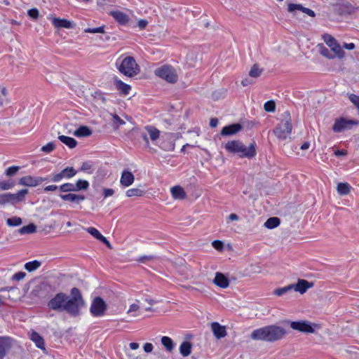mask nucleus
I'll return each mask as SVG.
<instances>
[{
    "label": "nucleus",
    "mask_w": 359,
    "mask_h": 359,
    "mask_svg": "<svg viewBox=\"0 0 359 359\" xmlns=\"http://www.w3.org/2000/svg\"><path fill=\"white\" fill-rule=\"evenodd\" d=\"M36 226L34 224H29L27 226H24L18 230L19 233L21 235L26 234V233H32L36 232Z\"/></svg>",
    "instance_id": "obj_34"
},
{
    "label": "nucleus",
    "mask_w": 359,
    "mask_h": 359,
    "mask_svg": "<svg viewBox=\"0 0 359 359\" xmlns=\"http://www.w3.org/2000/svg\"><path fill=\"white\" fill-rule=\"evenodd\" d=\"M351 189V185L347 182H339L337 186V193L341 196L348 195Z\"/></svg>",
    "instance_id": "obj_27"
},
{
    "label": "nucleus",
    "mask_w": 359,
    "mask_h": 359,
    "mask_svg": "<svg viewBox=\"0 0 359 359\" xmlns=\"http://www.w3.org/2000/svg\"><path fill=\"white\" fill-rule=\"evenodd\" d=\"M0 91L4 97L0 99V104L2 105L6 100V89L4 87H0Z\"/></svg>",
    "instance_id": "obj_58"
},
{
    "label": "nucleus",
    "mask_w": 359,
    "mask_h": 359,
    "mask_svg": "<svg viewBox=\"0 0 359 359\" xmlns=\"http://www.w3.org/2000/svg\"><path fill=\"white\" fill-rule=\"evenodd\" d=\"M91 134H92V130L88 126H80L74 133V135L79 137H88Z\"/></svg>",
    "instance_id": "obj_30"
},
{
    "label": "nucleus",
    "mask_w": 359,
    "mask_h": 359,
    "mask_svg": "<svg viewBox=\"0 0 359 359\" xmlns=\"http://www.w3.org/2000/svg\"><path fill=\"white\" fill-rule=\"evenodd\" d=\"M242 128L243 127L240 123L229 125L222 129L221 135L223 136L233 135L240 132Z\"/></svg>",
    "instance_id": "obj_17"
},
{
    "label": "nucleus",
    "mask_w": 359,
    "mask_h": 359,
    "mask_svg": "<svg viewBox=\"0 0 359 359\" xmlns=\"http://www.w3.org/2000/svg\"><path fill=\"white\" fill-rule=\"evenodd\" d=\"M153 345L151 343H146L144 344V346H143V348H144V351L146 352V353H151L153 350Z\"/></svg>",
    "instance_id": "obj_59"
},
{
    "label": "nucleus",
    "mask_w": 359,
    "mask_h": 359,
    "mask_svg": "<svg viewBox=\"0 0 359 359\" xmlns=\"http://www.w3.org/2000/svg\"><path fill=\"white\" fill-rule=\"evenodd\" d=\"M292 290L295 292H299L300 294H304L309 288L313 287V283L303 279H299L297 283L291 284Z\"/></svg>",
    "instance_id": "obj_16"
},
{
    "label": "nucleus",
    "mask_w": 359,
    "mask_h": 359,
    "mask_svg": "<svg viewBox=\"0 0 359 359\" xmlns=\"http://www.w3.org/2000/svg\"><path fill=\"white\" fill-rule=\"evenodd\" d=\"M114 85L117 90L122 95H127L131 90V86L125 83L117 77L114 78Z\"/></svg>",
    "instance_id": "obj_20"
},
{
    "label": "nucleus",
    "mask_w": 359,
    "mask_h": 359,
    "mask_svg": "<svg viewBox=\"0 0 359 359\" xmlns=\"http://www.w3.org/2000/svg\"><path fill=\"white\" fill-rule=\"evenodd\" d=\"M91 169V165L89 163L85 162L81 167V170L86 171Z\"/></svg>",
    "instance_id": "obj_64"
},
{
    "label": "nucleus",
    "mask_w": 359,
    "mask_h": 359,
    "mask_svg": "<svg viewBox=\"0 0 359 359\" xmlns=\"http://www.w3.org/2000/svg\"><path fill=\"white\" fill-rule=\"evenodd\" d=\"M77 172L73 167H67L60 172L54 174L51 180L54 182H59L62 179H71L76 175Z\"/></svg>",
    "instance_id": "obj_11"
},
{
    "label": "nucleus",
    "mask_w": 359,
    "mask_h": 359,
    "mask_svg": "<svg viewBox=\"0 0 359 359\" xmlns=\"http://www.w3.org/2000/svg\"><path fill=\"white\" fill-rule=\"evenodd\" d=\"M139 310H140L139 304H136V303H134V304H132L130 306V307H129V309H128V310L127 311V313L128 314H130L131 313L132 316L136 317V316H138L137 312L139 311Z\"/></svg>",
    "instance_id": "obj_42"
},
{
    "label": "nucleus",
    "mask_w": 359,
    "mask_h": 359,
    "mask_svg": "<svg viewBox=\"0 0 359 359\" xmlns=\"http://www.w3.org/2000/svg\"><path fill=\"white\" fill-rule=\"evenodd\" d=\"M55 148V145L53 142H50L46 144V145L43 146L41 149V151L45 152V153H50L53 151Z\"/></svg>",
    "instance_id": "obj_47"
},
{
    "label": "nucleus",
    "mask_w": 359,
    "mask_h": 359,
    "mask_svg": "<svg viewBox=\"0 0 359 359\" xmlns=\"http://www.w3.org/2000/svg\"><path fill=\"white\" fill-rule=\"evenodd\" d=\"M137 25L141 29H143L147 25V21L145 20H140L138 21Z\"/></svg>",
    "instance_id": "obj_63"
},
{
    "label": "nucleus",
    "mask_w": 359,
    "mask_h": 359,
    "mask_svg": "<svg viewBox=\"0 0 359 359\" xmlns=\"http://www.w3.org/2000/svg\"><path fill=\"white\" fill-rule=\"evenodd\" d=\"M144 129L147 131L149 138L152 142H155L159 138L161 132L156 127L147 126L144 127Z\"/></svg>",
    "instance_id": "obj_26"
},
{
    "label": "nucleus",
    "mask_w": 359,
    "mask_h": 359,
    "mask_svg": "<svg viewBox=\"0 0 359 359\" xmlns=\"http://www.w3.org/2000/svg\"><path fill=\"white\" fill-rule=\"evenodd\" d=\"M170 192L172 196L175 199H184L186 197V193L182 187L180 186H175L171 188Z\"/></svg>",
    "instance_id": "obj_25"
},
{
    "label": "nucleus",
    "mask_w": 359,
    "mask_h": 359,
    "mask_svg": "<svg viewBox=\"0 0 359 359\" xmlns=\"http://www.w3.org/2000/svg\"><path fill=\"white\" fill-rule=\"evenodd\" d=\"M285 334L286 331L284 328L273 325L253 330L250 337L253 340L272 342L283 339Z\"/></svg>",
    "instance_id": "obj_2"
},
{
    "label": "nucleus",
    "mask_w": 359,
    "mask_h": 359,
    "mask_svg": "<svg viewBox=\"0 0 359 359\" xmlns=\"http://www.w3.org/2000/svg\"><path fill=\"white\" fill-rule=\"evenodd\" d=\"M14 187V183L13 182H6L3 181L0 182V189L1 190H8Z\"/></svg>",
    "instance_id": "obj_49"
},
{
    "label": "nucleus",
    "mask_w": 359,
    "mask_h": 359,
    "mask_svg": "<svg viewBox=\"0 0 359 359\" xmlns=\"http://www.w3.org/2000/svg\"><path fill=\"white\" fill-rule=\"evenodd\" d=\"M359 121L357 120H347L344 118L336 119L332 126V130L335 133H340L346 130H350L353 126H358Z\"/></svg>",
    "instance_id": "obj_9"
},
{
    "label": "nucleus",
    "mask_w": 359,
    "mask_h": 359,
    "mask_svg": "<svg viewBox=\"0 0 359 359\" xmlns=\"http://www.w3.org/2000/svg\"><path fill=\"white\" fill-rule=\"evenodd\" d=\"M25 276L26 273L23 271H19L13 275V276L11 277V280L14 281H20L23 280Z\"/></svg>",
    "instance_id": "obj_50"
},
{
    "label": "nucleus",
    "mask_w": 359,
    "mask_h": 359,
    "mask_svg": "<svg viewBox=\"0 0 359 359\" xmlns=\"http://www.w3.org/2000/svg\"><path fill=\"white\" fill-rule=\"evenodd\" d=\"M323 39L326 44L331 48L333 53L337 57L342 58L344 57V51L334 37L331 35L325 34Z\"/></svg>",
    "instance_id": "obj_10"
},
{
    "label": "nucleus",
    "mask_w": 359,
    "mask_h": 359,
    "mask_svg": "<svg viewBox=\"0 0 359 359\" xmlns=\"http://www.w3.org/2000/svg\"><path fill=\"white\" fill-rule=\"evenodd\" d=\"M8 193L0 194V205L11 203Z\"/></svg>",
    "instance_id": "obj_52"
},
{
    "label": "nucleus",
    "mask_w": 359,
    "mask_h": 359,
    "mask_svg": "<svg viewBox=\"0 0 359 359\" xmlns=\"http://www.w3.org/2000/svg\"><path fill=\"white\" fill-rule=\"evenodd\" d=\"M161 148L165 151H173L175 149V144L171 143L169 144H163L161 146Z\"/></svg>",
    "instance_id": "obj_57"
},
{
    "label": "nucleus",
    "mask_w": 359,
    "mask_h": 359,
    "mask_svg": "<svg viewBox=\"0 0 359 359\" xmlns=\"http://www.w3.org/2000/svg\"><path fill=\"white\" fill-rule=\"evenodd\" d=\"M154 259V256L149 255V256H143L138 259V261L142 263H144L147 260H151Z\"/></svg>",
    "instance_id": "obj_62"
},
{
    "label": "nucleus",
    "mask_w": 359,
    "mask_h": 359,
    "mask_svg": "<svg viewBox=\"0 0 359 359\" xmlns=\"http://www.w3.org/2000/svg\"><path fill=\"white\" fill-rule=\"evenodd\" d=\"M19 170V166H11L6 170L5 174L8 177L13 176L15 175Z\"/></svg>",
    "instance_id": "obj_48"
},
{
    "label": "nucleus",
    "mask_w": 359,
    "mask_h": 359,
    "mask_svg": "<svg viewBox=\"0 0 359 359\" xmlns=\"http://www.w3.org/2000/svg\"><path fill=\"white\" fill-rule=\"evenodd\" d=\"M27 14L28 15L34 19V20H36L38 19L39 16V12L38 11V9L36 8H32V9H29L28 11H27Z\"/></svg>",
    "instance_id": "obj_51"
},
{
    "label": "nucleus",
    "mask_w": 359,
    "mask_h": 359,
    "mask_svg": "<svg viewBox=\"0 0 359 359\" xmlns=\"http://www.w3.org/2000/svg\"><path fill=\"white\" fill-rule=\"evenodd\" d=\"M134 181L135 176L130 171L125 170L122 172L120 178V184L123 187L126 188L130 187L133 184Z\"/></svg>",
    "instance_id": "obj_15"
},
{
    "label": "nucleus",
    "mask_w": 359,
    "mask_h": 359,
    "mask_svg": "<svg viewBox=\"0 0 359 359\" xmlns=\"http://www.w3.org/2000/svg\"><path fill=\"white\" fill-rule=\"evenodd\" d=\"M83 304L84 301L80 290L74 287L71 290L70 296L64 292H59L49 300L47 306L50 310L66 311L72 316H76L79 315L80 309Z\"/></svg>",
    "instance_id": "obj_1"
},
{
    "label": "nucleus",
    "mask_w": 359,
    "mask_h": 359,
    "mask_svg": "<svg viewBox=\"0 0 359 359\" xmlns=\"http://www.w3.org/2000/svg\"><path fill=\"white\" fill-rule=\"evenodd\" d=\"M60 197L64 201H69L72 203H75L76 204H79L86 199V197L83 195L72 193L62 194L60 196Z\"/></svg>",
    "instance_id": "obj_18"
},
{
    "label": "nucleus",
    "mask_w": 359,
    "mask_h": 359,
    "mask_svg": "<svg viewBox=\"0 0 359 359\" xmlns=\"http://www.w3.org/2000/svg\"><path fill=\"white\" fill-rule=\"evenodd\" d=\"M107 305L102 298L96 297L91 302L90 312L93 317H102L105 314Z\"/></svg>",
    "instance_id": "obj_7"
},
{
    "label": "nucleus",
    "mask_w": 359,
    "mask_h": 359,
    "mask_svg": "<svg viewBox=\"0 0 359 359\" xmlns=\"http://www.w3.org/2000/svg\"><path fill=\"white\" fill-rule=\"evenodd\" d=\"M46 180H47V178L27 175L19 180V184L26 187H36Z\"/></svg>",
    "instance_id": "obj_12"
},
{
    "label": "nucleus",
    "mask_w": 359,
    "mask_h": 359,
    "mask_svg": "<svg viewBox=\"0 0 359 359\" xmlns=\"http://www.w3.org/2000/svg\"><path fill=\"white\" fill-rule=\"evenodd\" d=\"M84 32L86 33H91V34H96V33H104V26H101L99 27H95V28H86L84 29Z\"/></svg>",
    "instance_id": "obj_45"
},
{
    "label": "nucleus",
    "mask_w": 359,
    "mask_h": 359,
    "mask_svg": "<svg viewBox=\"0 0 359 359\" xmlns=\"http://www.w3.org/2000/svg\"><path fill=\"white\" fill-rule=\"evenodd\" d=\"M30 339L35 343L36 347L41 349L45 348L43 339L37 332H32Z\"/></svg>",
    "instance_id": "obj_29"
},
{
    "label": "nucleus",
    "mask_w": 359,
    "mask_h": 359,
    "mask_svg": "<svg viewBox=\"0 0 359 359\" xmlns=\"http://www.w3.org/2000/svg\"><path fill=\"white\" fill-rule=\"evenodd\" d=\"M114 194L113 189L106 188L103 189V196L104 198L111 196Z\"/></svg>",
    "instance_id": "obj_56"
},
{
    "label": "nucleus",
    "mask_w": 359,
    "mask_h": 359,
    "mask_svg": "<svg viewBox=\"0 0 359 359\" xmlns=\"http://www.w3.org/2000/svg\"><path fill=\"white\" fill-rule=\"evenodd\" d=\"M115 65L118 70L128 77H133L140 72V66L132 56L122 55L116 60Z\"/></svg>",
    "instance_id": "obj_3"
},
{
    "label": "nucleus",
    "mask_w": 359,
    "mask_h": 359,
    "mask_svg": "<svg viewBox=\"0 0 359 359\" xmlns=\"http://www.w3.org/2000/svg\"><path fill=\"white\" fill-rule=\"evenodd\" d=\"M155 75L170 83H175L178 80L175 69L170 65H163L154 71Z\"/></svg>",
    "instance_id": "obj_5"
},
{
    "label": "nucleus",
    "mask_w": 359,
    "mask_h": 359,
    "mask_svg": "<svg viewBox=\"0 0 359 359\" xmlns=\"http://www.w3.org/2000/svg\"><path fill=\"white\" fill-rule=\"evenodd\" d=\"M254 83V81L251 79H249V78H245L243 79L242 81H241V84L243 86H247L248 85H251Z\"/></svg>",
    "instance_id": "obj_61"
},
{
    "label": "nucleus",
    "mask_w": 359,
    "mask_h": 359,
    "mask_svg": "<svg viewBox=\"0 0 359 359\" xmlns=\"http://www.w3.org/2000/svg\"><path fill=\"white\" fill-rule=\"evenodd\" d=\"M52 23L57 28L69 29L72 27V22L66 19L53 18L52 19Z\"/></svg>",
    "instance_id": "obj_24"
},
{
    "label": "nucleus",
    "mask_w": 359,
    "mask_h": 359,
    "mask_svg": "<svg viewBox=\"0 0 359 359\" xmlns=\"http://www.w3.org/2000/svg\"><path fill=\"white\" fill-rule=\"evenodd\" d=\"M287 11L293 15H297V11H301L310 17L314 18L316 16V13L313 10L305 8L300 4H289L287 6Z\"/></svg>",
    "instance_id": "obj_13"
},
{
    "label": "nucleus",
    "mask_w": 359,
    "mask_h": 359,
    "mask_svg": "<svg viewBox=\"0 0 359 359\" xmlns=\"http://www.w3.org/2000/svg\"><path fill=\"white\" fill-rule=\"evenodd\" d=\"M291 290H292V287L291 286V285H289L285 287L276 289L273 292V294L276 296H282L283 294Z\"/></svg>",
    "instance_id": "obj_40"
},
{
    "label": "nucleus",
    "mask_w": 359,
    "mask_h": 359,
    "mask_svg": "<svg viewBox=\"0 0 359 359\" xmlns=\"http://www.w3.org/2000/svg\"><path fill=\"white\" fill-rule=\"evenodd\" d=\"M12 347V339L8 337H0V359H4Z\"/></svg>",
    "instance_id": "obj_14"
},
{
    "label": "nucleus",
    "mask_w": 359,
    "mask_h": 359,
    "mask_svg": "<svg viewBox=\"0 0 359 359\" xmlns=\"http://www.w3.org/2000/svg\"><path fill=\"white\" fill-rule=\"evenodd\" d=\"M41 266V262L37 261V260H34V261H32V262H27L25 264V269L31 272V271H33L36 269H37L38 268H39Z\"/></svg>",
    "instance_id": "obj_38"
},
{
    "label": "nucleus",
    "mask_w": 359,
    "mask_h": 359,
    "mask_svg": "<svg viewBox=\"0 0 359 359\" xmlns=\"http://www.w3.org/2000/svg\"><path fill=\"white\" fill-rule=\"evenodd\" d=\"M212 245L215 249L219 250V251L222 250L223 247H224L223 243L218 240L214 241L212 243Z\"/></svg>",
    "instance_id": "obj_53"
},
{
    "label": "nucleus",
    "mask_w": 359,
    "mask_h": 359,
    "mask_svg": "<svg viewBox=\"0 0 359 359\" xmlns=\"http://www.w3.org/2000/svg\"><path fill=\"white\" fill-rule=\"evenodd\" d=\"M111 15L120 25H126L129 21V17L125 13L120 11H114L110 12Z\"/></svg>",
    "instance_id": "obj_22"
},
{
    "label": "nucleus",
    "mask_w": 359,
    "mask_h": 359,
    "mask_svg": "<svg viewBox=\"0 0 359 359\" xmlns=\"http://www.w3.org/2000/svg\"><path fill=\"white\" fill-rule=\"evenodd\" d=\"M89 182L87 180H79L76 181L74 187L76 191H79L81 190H87L89 187Z\"/></svg>",
    "instance_id": "obj_36"
},
{
    "label": "nucleus",
    "mask_w": 359,
    "mask_h": 359,
    "mask_svg": "<svg viewBox=\"0 0 359 359\" xmlns=\"http://www.w3.org/2000/svg\"><path fill=\"white\" fill-rule=\"evenodd\" d=\"M264 109L267 112H273L276 109V104L273 100L267 101L264 104Z\"/></svg>",
    "instance_id": "obj_44"
},
{
    "label": "nucleus",
    "mask_w": 359,
    "mask_h": 359,
    "mask_svg": "<svg viewBox=\"0 0 359 359\" xmlns=\"http://www.w3.org/2000/svg\"><path fill=\"white\" fill-rule=\"evenodd\" d=\"M262 72H263V69L259 68L257 64H255L251 67V69L249 72V76H250L251 78L256 79V78L260 76Z\"/></svg>",
    "instance_id": "obj_37"
},
{
    "label": "nucleus",
    "mask_w": 359,
    "mask_h": 359,
    "mask_svg": "<svg viewBox=\"0 0 359 359\" xmlns=\"http://www.w3.org/2000/svg\"><path fill=\"white\" fill-rule=\"evenodd\" d=\"M62 192H75V187L72 183H65L59 187Z\"/></svg>",
    "instance_id": "obj_39"
},
{
    "label": "nucleus",
    "mask_w": 359,
    "mask_h": 359,
    "mask_svg": "<svg viewBox=\"0 0 359 359\" xmlns=\"http://www.w3.org/2000/svg\"><path fill=\"white\" fill-rule=\"evenodd\" d=\"M161 343L168 351L171 352L173 350V348H174L173 341L169 337H166V336L163 337L161 338Z\"/></svg>",
    "instance_id": "obj_33"
},
{
    "label": "nucleus",
    "mask_w": 359,
    "mask_h": 359,
    "mask_svg": "<svg viewBox=\"0 0 359 359\" xmlns=\"http://www.w3.org/2000/svg\"><path fill=\"white\" fill-rule=\"evenodd\" d=\"M214 284L221 288H226L229 285V279L222 273L217 272L213 280Z\"/></svg>",
    "instance_id": "obj_21"
},
{
    "label": "nucleus",
    "mask_w": 359,
    "mask_h": 359,
    "mask_svg": "<svg viewBox=\"0 0 359 359\" xmlns=\"http://www.w3.org/2000/svg\"><path fill=\"white\" fill-rule=\"evenodd\" d=\"M211 329L213 334L217 339H221L226 335V330L224 326H222L219 323L214 322L211 324Z\"/></svg>",
    "instance_id": "obj_19"
},
{
    "label": "nucleus",
    "mask_w": 359,
    "mask_h": 359,
    "mask_svg": "<svg viewBox=\"0 0 359 359\" xmlns=\"http://www.w3.org/2000/svg\"><path fill=\"white\" fill-rule=\"evenodd\" d=\"M320 53L327 57V58H330V59H332V58H334L335 57H337L334 53L333 54H330L329 53V50L326 48H323L321 50H320Z\"/></svg>",
    "instance_id": "obj_54"
},
{
    "label": "nucleus",
    "mask_w": 359,
    "mask_h": 359,
    "mask_svg": "<svg viewBox=\"0 0 359 359\" xmlns=\"http://www.w3.org/2000/svg\"><path fill=\"white\" fill-rule=\"evenodd\" d=\"M256 144L251 143L249 147L245 146L238 140L229 141L224 147L229 153L238 154L241 157L252 158L256 155Z\"/></svg>",
    "instance_id": "obj_4"
},
{
    "label": "nucleus",
    "mask_w": 359,
    "mask_h": 359,
    "mask_svg": "<svg viewBox=\"0 0 359 359\" xmlns=\"http://www.w3.org/2000/svg\"><path fill=\"white\" fill-rule=\"evenodd\" d=\"M292 123L290 118L282 121L273 130L275 135L280 140H285L292 133Z\"/></svg>",
    "instance_id": "obj_6"
},
{
    "label": "nucleus",
    "mask_w": 359,
    "mask_h": 359,
    "mask_svg": "<svg viewBox=\"0 0 359 359\" xmlns=\"http://www.w3.org/2000/svg\"><path fill=\"white\" fill-rule=\"evenodd\" d=\"M58 139L65 144H66L67 147H69L70 149L74 148L77 142L75 139L67 137L65 135H59Z\"/></svg>",
    "instance_id": "obj_31"
},
{
    "label": "nucleus",
    "mask_w": 359,
    "mask_h": 359,
    "mask_svg": "<svg viewBox=\"0 0 359 359\" xmlns=\"http://www.w3.org/2000/svg\"><path fill=\"white\" fill-rule=\"evenodd\" d=\"M289 323L292 330L307 334L313 333L315 329L319 327L317 324L311 323L307 320L290 321Z\"/></svg>",
    "instance_id": "obj_8"
},
{
    "label": "nucleus",
    "mask_w": 359,
    "mask_h": 359,
    "mask_svg": "<svg viewBox=\"0 0 359 359\" xmlns=\"http://www.w3.org/2000/svg\"><path fill=\"white\" fill-rule=\"evenodd\" d=\"M6 224L10 226H18L22 224V219L20 217H13L7 219Z\"/></svg>",
    "instance_id": "obj_41"
},
{
    "label": "nucleus",
    "mask_w": 359,
    "mask_h": 359,
    "mask_svg": "<svg viewBox=\"0 0 359 359\" xmlns=\"http://www.w3.org/2000/svg\"><path fill=\"white\" fill-rule=\"evenodd\" d=\"M192 346L189 341H183L180 346V352L183 357L189 356L191 353Z\"/></svg>",
    "instance_id": "obj_28"
},
{
    "label": "nucleus",
    "mask_w": 359,
    "mask_h": 359,
    "mask_svg": "<svg viewBox=\"0 0 359 359\" xmlns=\"http://www.w3.org/2000/svg\"><path fill=\"white\" fill-rule=\"evenodd\" d=\"M28 190L27 189H21L18 191L16 194H9V196H11L10 201L12 203H15L18 202H20L24 201L25 196L27 194Z\"/></svg>",
    "instance_id": "obj_23"
},
{
    "label": "nucleus",
    "mask_w": 359,
    "mask_h": 359,
    "mask_svg": "<svg viewBox=\"0 0 359 359\" xmlns=\"http://www.w3.org/2000/svg\"><path fill=\"white\" fill-rule=\"evenodd\" d=\"M113 120H114V124L116 125V127H119L120 126H122L123 124H125V121H123L118 115L115 114L114 116H113Z\"/></svg>",
    "instance_id": "obj_55"
},
{
    "label": "nucleus",
    "mask_w": 359,
    "mask_h": 359,
    "mask_svg": "<svg viewBox=\"0 0 359 359\" xmlns=\"http://www.w3.org/2000/svg\"><path fill=\"white\" fill-rule=\"evenodd\" d=\"M144 194V191L139 188H132L126 191V195L127 197L142 196Z\"/></svg>",
    "instance_id": "obj_35"
},
{
    "label": "nucleus",
    "mask_w": 359,
    "mask_h": 359,
    "mask_svg": "<svg viewBox=\"0 0 359 359\" xmlns=\"http://www.w3.org/2000/svg\"><path fill=\"white\" fill-rule=\"evenodd\" d=\"M348 99L353 103V104L357 108L359 112V95L353 93L348 94Z\"/></svg>",
    "instance_id": "obj_43"
},
{
    "label": "nucleus",
    "mask_w": 359,
    "mask_h": 359,
    "mask_svg": "<svg viewBox=\"0 0 359 359\" xmlns=\"http://www.w3.org/2000/svg\"><path fill=\"white\" fill-rule=\"evenodd\" d=\"M86 231L97 240H99V238H100V236H102L100 232L94 227H88L86 229Z\"/></svg>",
    "instance_id": "obj_46"
},
{
    "label": "nucleus",
    "mask_w": 359,
    "mask_h": 359,
    "mask_svg": "<svg viewBox=\"0 0 359 359\" xmlns=\"http://www.w3.org/2000/svg\"><path fill=\"white\" fill-rule=\"evenodd\" d=\"M280 223V219L276 217L269 218L264 226L269 229L276 228Z\"/></svg>",
    "instance_id": "obj_32"
},
{
    "label": "nucleus",
    "mask_w": 359,
    "mask_h": 359,
    "mask_svg": "<svg viewBox=\"0 0 359 359\" xmlns=\"http://www.w3.org/2000/svg\"><path fill=\"white\" fill-rule=\"evenodd\" d=\"M59 187L57 186V185H54V184H52V185H48V186H46L43 190L44 191L46 192H48V191H55L58 189Z\"/></svg>",
    "instance_id": "obj_60"
}]
</instances>
